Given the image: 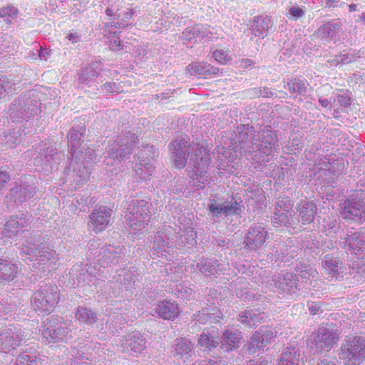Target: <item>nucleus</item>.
Here are the masks:
<instances>
[{
  "label": "nucleus",
  "instance_id": "nucleus-44",
  "mask_svg": "<svg viewBox=\"0 0 365 365\" xmlns=\"http://www.w3.org/2000/svg\"><path fill=\"white\" fill-rule=\"evenodd\" d=\"M198 343L202 347L205 348V351H210L212 348H215L219 345L220 340L210 334L202 332Z\"/></svg>",
  "mask_w": 365,
  "mask_h": 365
},
{
  "label": "nucleus",
  "instance_id": "nucleus-24",
  "mask_svg": "<svg viewBox=\"0 0 365 365\" xmlns=\"http://www.w3.org/2000/svg\"><path fill=\"white\" fill-rule=\"evenodd\" d=\"M155 310L160 318L168 320L174 319L180 312L177 304L168 301L159 302Z\"/></svg>",
  "mask_w": 365,
  "mask_h": 365
},
{
  "label": "nucleus",
  "instance_id": "nucleus-62",
  "mask_svg": "<svg viewBox=\"0 0 365 365\" xmlns=\"http://www.w3.org/2000/svg\"><path fill=\"white\" fill-rule=\"evenodd\" d=\"M180 292L181 297H183L185 299H189L193 296V292L190 288H187V287L183 288L182 287Z\"/></svg>",
  "mask_w": 365,
  "mask_h": 365
},
{
  "label": "nucleus",
  "instance_id": "nucleus-33",
  "mask_svg": "<svg viewBox=\"0 0 365 365\" xmlns=\"http://www.w3.org/2000/svg\"><path fill=\"white\" fill-rule=\"evenodd\" d=\"M271 21L267 16H255L252 25V34L255 36H267Z\"/></svg>",
  "mask_w": 365,
  "mask_h": 365
},
{
  "label": "nucleus",
  "instance_id": "nucleus-60",
  "mask_svg": "<svg viewBox=\"0 0 365 365\" xmlns=\"http://www.w3.org/2000/svg\"><path fill=\"white\" fill-rule=\"evenodd\" d=\"M212 56L219 63H225L226 55L222 50L215 51V52H213Z\"/></svg>",
  "mask_w": 365,
  "mask_h": 365
},
{
  "label": "nucleus",
  "instance_id": "nucleus-43",
  "mask_svg": "<svg viewBox=\"0 0 365 365\" xmlns=\"http://www.w3.org/2000/svg\"><path fill=\"white\" fill-rule=\"evenodd\" d=\"M14 365H42V361L36 357L35 354H29L27 351H24L15 359Z\"/></svg>",
  "mask_w": 365,
  "mask_h": 365
},
{
  "label": "nucleus",
  "instance_id": "nucleus-28",
  "mask_svg": "<svg viewBox=\"0 0 365 365\" xmlns=\"http://www.w3.org/2000/svg\"><path fill=\"white\" fill-rule=\"evenodd\" d=\"M317 210V205L310 202H304L299 205L297 211L298 217L301 219L303 225L312 222L316 215Z\"/></svg>",
  "mask_w": 365,
  "mask_h": 365
},
{
  "label": "nucleus",
  "instance_id": "nucleus-56",
  "mask_svg": "<svg viewBox=\"0 0 365 365\" xmlns=\"http://www.w3.org/2000/svg\"><path fill=\"white\" fill-rule=\"evenodd\" d=\"M109 39V46L111 50L113 51H120L122 49L123 46L121 45V42L119 38L115 36H110L108 38Z\"/></svg>",
  "mask_w": 365,
  "mask_h": 365
},
{
  "label": "nucleus",
  "instance_id": "nucleus-10",
  "mask_svg": "<svg viewBox=\"0 0 365 365\" xmlns=\"http://www.w3.org/2000/svg\"><path fill=\"white\" fill-rule=\"evenodd\" d=\"M340 214L347 220H354L359 222H365V197L357 195L346 200L341 207Z\"/></svg>",
  "mask_w": 365,
  "mask_h": 365
},
{
  "label": "nucleus",
  "instance_id": "nucleus-30",
  "mask_svg": "<svg viewBox=\"0 0 365 365\" xmlns=\"http://www.w3.org/2000/svg\"><path fill=\"white\" fill-rule=\"evenodd\" d=\"M188 68L195 76L206 78L209 76L216 75L219 68L212 66L207 63L196 62L189 64Z\"/></svg>",
  "mask_w": 365,
  "mask_h": 365
},
{
  "label": "nucleus",
  "instance_id": "nucleus-46",
  "mask_svg": "<svg viewBox=\"0 0 365 365\" xmlns=\"http://www.w3.org/2000/svg\"><path fill=\"white\" fill-rule=\"evenodd\" d=\"M134 14L135 11L133 9H127L123 12L118 14V17L120 18V21L115 22L113 25L111 24V26H114L116 29L125 28L128 26L127 21L133 16Z\"/></svg>",
  "mask_w": 365,
  "mask_h": 365
},
{
  "label": "nucleus",
  "instance_id": "nucleus-53",
  "mask_svg": "<svg viewBox=\"0 0 365 365\" xmlns=\"http://www.w3.org/2000/svg\"><path fill=\"white\" fill-rule=\"evenodd\" d=\"M103 4L105 5V6H107V8L105 11L106 12V14L112 18H115L116 16H118L117 14V11L119 10L118 6H115L114 4H110V2H109V0H103L102 1Z\"/></svg>",
  "mask_w": 365,
  "mask_h": 365
},
{
  "label": "nucleus",
  "instance_id": "nucleus-6",
  "mask_svg": "<svg viewBox=\"0 0 365 365\" xmlns=\"http://www.w3.org/2000/svg\"><path fill=\"white\" fill-rule=\"evenodd\" d=\"M150 203L144 200H133L127 208V225L135 230L143 229L150 219Z\"/></svg>",
  "mask_w": 365,
  "mask_h": 365
},
{
  "label": "nucleus",
  "instance_id": "nucleus-21",
  "mask_svg": "<svg viewBox=\"0 0 365 365\" xmlns=\"http://www.w3.org/2000/svg\"><path fill=\"white\" fill-rule=\"evenodd\" d=\"M344 247L347 246L351 254L359 255L365 251V230L347 234Z\"/></svg>",
  "mask_w": 365,
  "mask_h": 365
},
{
  "label": "nucleus",
  "instance_id": "nucleus-29",
  "mask_svg": "<svg viewBox=\"0 0 365 365\" xmlns=\"http://www.w3.org/2000/svg\"><path fill=\"white\" fill-rule=\"evenodd\" d=\"M340 22L330 21L321 25L317 29V35L326 41H330L336 37V33L341 29Z\"/></svg>",
  "mask_w": 365,
  "mask_h": 365
},
{
  "label": "nucleus",
  "instance_id": "nucleus-26",
  "mask_svg": "<svg viewBox=\"0 0 365 365\" xmlns=\"http://www.w3.org/2000/svg\"><path fill=\"white\" fill-rule=\"evenodd\" d=\"M220 314L216 308H203L193 315V320L200 324L217 323L220 321Z\"/></svg>",
  "mask_w": 365,
  "mask_h": 365
},
{
  "label": "nucleus",
  "instance_id": "nucleus-54",
  "mask_svg": "<svg viewBox=\"0 0 365 365\" xmlns=\"http://www.w3.org/2000/svg\"><path fill=\"white\" fill-rule=\"evenodd\" d=\"M93 354L90 352L88 354H86L83 353L79 356H76L75 359L71 361V365H91V364L88 361H82L83 359L87 360L89 359V357H92Z\"/></svg>",
  "mask_w": 365,
  "mask_h": 365
},
{
  "label": "nucleus",
  "instance_id": "nucleus-2",
  "mask_svg": "<svg viewBox=\"0 0 365 365\" xmlns=\"http://www.w3.org/2000/svg\"><path fill=\"white\" fill-rule=\"evenodd\" d=\"M43 241L41 235L33 232L29 233L23 243L20 254L30 262H37L33 265L35 269H37L36 264H46L48 262L55 254L53 250H49L48 247L45 246Z\"/></svg>",
  "mask_w": 365,
  "mask_h": 365
},
{
  "label": "nucleus",
  "instance_id": "nucleus-50",
  "mask_svg": "<svg viewBox=\"0 0 365 365\" xmlns=\"http://www.w3.org/2000/svg\"><path fill=\"white\" fill-rule=\"evenodd\" d=\"M274 255L277 257L278 259H280L282 261L287 262L289 261L290 259L294 258V255H290V252H289V249H285V247L282 250V247L277 248Z\"/></svg>",
  "mask_w": 365,
  "mask_h": 365
},
{
  "label": "nucleus",
  "instance_id": "nucleus-14",
  "mask_svg": "<svg viewBox=\"0 0 365 365\" xmlns=\"http://www.w3.org/2000/svg\"><path fill=\"white\" fill-rule=\"evenodd\" d=\"M242 206L236 200L225 201L222 203H217L215 200L209 205L208 210L213 217H220L222 215L228 216L240 215Z\"/></svg>",
  "mask_w": 365,
  "mask_h": 365
},
{
  "label": "nucleus",
  "instance_id": "nucleus-16",
  "mask_svg": "<svg viewBox=\"0 0 365 365\" xmlns=\"http://www.w3.org/2000/svg\"><path fill=\"white\" fill-rule=\"evenodd\" d=\"M122 350L130 355H138L145 349V339L139 331H133L123 336Z\"/></svg>",
  "mask_w": 365,
  "mask_h": 365
},
{
  "label": "nucleus",
  "instance_id": "nucleus-57",
  "mask_svg": "<svg viewBox=\"0 0 365 365\" xmlns=\"http://www.w3.org/2000/svg\"><path fill=\"white\" fill-rule=\"evenodd\" d=\"M289 14L292 15L294 19H297L304 15V11L299 6H293L290 7Z\"/></svg>",
  "mask_w": 365,
  "mask_h": 365
},
{
  "label": "nucleus",
  "instance_id": "nucleus-1",
  "mask_svg": "<svg viewBox=\"0 0 365 365\" xmlns=\"http://www.w3.org/2000/svg\"><path fill=\"white\" fill-rule=\"evenodd\" d=\"M174 164L178 168H183L189 163L196 169V175L202 178L210 164V154L204 145L190 144L185 138H178L169 144Z\"/></svg>",
  "mask_w": 365,
  "mask_h": 365
},
{
  "label": "nucleus",
  "instance_id": "nucleus-23",
  "mask_svg": "<svg viewBox=\"0 0 365 365\" xmlns=\"http://www.w3.org/2000/svg\"><path fill=\"white\" fill-rule=\"evenodd\" d=\"M237 140L241 148L247 149L248 152L252 150V141L257 138L256 131L253 126L250 125H242L238 128Z\"/></svg>",
  "mask_w": 365,
  "mask_h": 365
},
{
  "label": "nucleus",
  "instance_id": "nucleus-51",
  "mask_svg": "<svg viewBox=\"0 0 365 365\" xmlns=\"http://www.w3.org/2000/svg\"><path fill=\"white\" fill-rule=\"evenodd\" d=\"M18 14V9L11 5H8L0 9V17L5 18L9 17L14 19Z\"/></svg>",
  "mask_w": 365,
  "mask_h": 365
},
{
  "label": "nucleus",
  "instance_id": "nucleus-48",
  "mask_svg": "<svg viewBox=\"0 0 365 365\" xmlns=\"http://www.w3.org/2000/svg\"><path fill=\"white\" fill-rule=\"evenodd\" d=\"M339 61L342 64H347L354 61L357 58L360 57L359 51L350 50L346 53H341Z\"/></svg>",
  "mask_w": 365,
  "mask_h": 365
},
{
  "label": "nucleus",
  "instance_id": "nucleus-12",
  "mask_svg": "<svg viewBox=\"0 0 365 365\" xmlns=\"http://www.w3.org/2000/svg\"><path fill=\"white\" fill-rule=\"evenodd\" d=\"M257 138L252 141V150H259L269 156L275 149L277 135L270 129H263L257 131Z\"/></svg>",
  "mask_w": 365,
  "mask_h": 365
},
{
  "label": "nucleus",
  "instance_id": "nucleus-36",
  "mask_svg": "<svg viewBox=\"0 0 365 365\" xmlns=\"http://www.w3.org/2000/svg\"><path fill=\"white\" fill-rule=\"evenodd\" d=\"M300 354L294 348H287L278 359V365H299Z\"/></svg>",
  "mask_w": 365,
  "mask_h": 365
},
{
  "label": "nucleus",
  "instance_id": "nucleus-3",
  "mask_svg": "<svg viewBox=\"0 0 365 365\" xmlns=\"http://www.w3.org/2000/svg\"><path fill=\"white\" fill-rule=\"evenodd\" d=\"M46 321L47 323L45 324L42 334L47 342L71 341L76 331V329L73 326L70 328L66 323L59 324L58 319L54 315L48 317Z\"/></svg>",
  "mask_w": 365,
  "mask_h": 365
},
{
  "label": "nucleus",
  "instance_id": "nucleus-58",
  "mask_svg": "<svg viewBox=\"0 0 365 365\" xmlns=\"http://www.w3.org/2000/svg\"><path fill=\"white\" fill-rule=\"evenodd\" d=\"M336 98L341 106L348 107L351 105V98L346 94H339Z\"/></svg>",
  "mask_w": 365,
  "mask_h": 365
},
{
  "label": "nucleus",
  "instance_id": "nucleus-25",
  "mask_svg": "<svg viewBox=\"0 0 365 365\" xmlns=\"http://www.w3.org/2000/svg\"><path fill=\"white\" fill-rule=\"evenodd\" d=\"M165 230L166 231L165 237L160 234V232H159L158 234L155 236L153 240V250L157 254H160L161 255L167 252L166 247L169 248L174 244L173 238L170 237V233L173 231L172 227H169Z\"/></svg>",
  "mask_w": 365,
  "mask_h": 365
},
{
  "label": "nucleus",
  "instance_id": "nucleus-17",
  "mask_svg": "<svg viewBox=\"0 0 365 365\" xmlns=\"http://www.w3.org/2000/svg\"><path fill=\"white\" fill-rule=\"evenodd\" d=\"M113 210L107 206H100L90 215V221L96 233L106 230L110 225Z\"/></svg>",
  "mask_w": 365,
  "mask_h": 365
},
{
  "label": "nucleus",
  "instance_id": "nucleus-4",
  "mask_svg": "<svg viewBox=\"0 0 365 365\" xmlns=\"http://www.w3.org/2000/svg\"><path fill=\"white\" fill-rule=\"evenodd\" d=\"M58 288L54 284H45L34 292L31 305L38 312L50 314L58 301Z\"/></svg>",
  "mask_w": 365,
  "mask_h": 365
},
{
  "label": "nucleus",
  "instance_id": "nucleus-47",
  "mask_svg": "<svg viewBox=\"0 0 365 365\" xmlns=\"http://www.w3.org/2000/svg\"><path fill=\"white\" fill-rule=\"evenodd\" d=\"M195 29L196 30H198L199 32H196L195 35L197 38L203 39V38H208V39H212V34L210 31V26L207 25H202V24H197L195 26Z\"/></svg>",
  "mask_w": 365,
  "mask_h": 365
},
{
  "label": "nucleus",
  "instance_id": "nucleus-37",
  "mask_svg": "<svg viewBox=\"0 0 365 365\" xmlns=\"http://www.w3.org/2000/svg\"><path fill=\"white\" fill-rule=\"evenodd\" d=\"M98 63H92L88 66H85L78 75L77 80L79 83L88 85L89 83L98 76L97 71Z\"/></svg>",
  "mask_w": 365,
  "mask_h": 365
},
{
  "label": "nucleus",
  "instance_id": "nucleus-9",
  "mask_svg": "<svg viewBox=\"0 0 365 365\" xmlns=\"http://www.w3.org/2000/svg\"><path fill=\"white\" fill-rule=\"evenodd\" d=\"M27 334L21 327H13L0 333V351L14 356L17 348L26 339Z\"/></svg>",
  "mask_w": 365,
  "mask_h": 365
},
{
  "label": "nucleus",
  "instance_id": "nucleus-55",
  "mask_svg": "<svg viewBox=\"0 0 365 365\" xmlns=\"http://www.w3.org/2000/svg\"><path fill=\"white\" fill-rule=\"evenodd\" d=\"M196 32H199V31L196 30V29H195V26L187 28L182 32V38L184 40L187 41H191L192 39L197 38L195 35Z\"/></svg>",
  "mask_w": 365,
  "mask_h": 365
},
{
  "label": "nucleus",
  "instance_id": "nucleus-8",
  "mask_svg": "<svg viewBox=\"0 0 365 365\" xmlns=\"http://www.w3.org/2000/svg\"><path fill=\"white\" fill-rule=\"evenodd\" d=\"M339 334L336 324H326L319 327L314 334L312 348L314 346L316 351H329L336 343Z\"/></svg>",
  "mask_w": 365,
  "mask_h": 365
},
{
  "label": "nucleus",
  "instance_id": "nucleus-11",
  "mask_svg": "<svg viewBox=\"0 0 365 365\" xmlns=\"http://www.w3.org/2000/svg\"><path fill=\"white\" fill-rule=\"evenodd\" d=\"M276 334L270 327H261L251 336L247 345V353L252 355L264 349L276 336Z\"/></svg>",
  "mask_w": 365,
  "mask_h": 365
},
{
  "label": "nucleus",
  "instance_id": "nucleus-39",
  "mask_svg": "<svg viewBox=\"0 0 365 365\" xmlns=\"http://www.w3.org/2000/svg\"><path fill=\"white\" fill-rule=\"evenodd\" d=\"M219 264L216 259H202L197 262L195 269L205 276L213 275L217 273Z\"/></svg>",
  "mask_w": 365,
  "mask_h": 365
},
{
  "label": "nucleus",
  "instance_id": "nucleus-45",
  "mask_svg": "<svg viewBox=\"0 0 365 365\" xmlns=\"http://www.w3.org/2000/svg\"><path fill=\"white\" fill-rule=\"evenodd\" d=\"M290 216L291 214L288 210H277V212L274 213L272 218V222L274 225L287 226L290 224Z\"/></svg>",
  "mask_w": 365,
  "mask_h": 365
},
{
  "label": "nucleus",
  "instance_id": "nucleus-32",
  "mask_svg": "<svg viewBox=\"0 0 365 365\" xmlns=\"http://www.w3.org/2000/svg\"><path fill=\"white\" fill-rule=\"evenodd\" d=\"M18 273V267L6 259H0V283L13 280Z\"/></svg>",
  "mask_w": 365,
  "mask_h": 365
},
{
  "label": "nucleus",
  "instance_id": "nucleus-34",
  "mask_svg": "<svg viewBox=\"0 0 365 365\" xmlns=\"http://www.w3.org/2000/svg\"><path fill=\"white\" fill-rule=\"evenodd\" d=\"M86 133L84 126L78 125L73 126L68 133V143L71 148V154L73 155L76 150L78 149L81 145V138Z\"/></svg>",
  "mask_w": 365,
  "mask_h": 365
},
{
  "label": "nucleus",
  "instance_id": "nucleus-38",
  "mask_svg": "<svg viewBox=\"0 0 365 365\" xmlns=\"http://www.w3.org/2000/svg\"><path fill=\"white\" fill-rule=\"evenodd\" d=\"M240 337L238 331L230 329L225 330L222 338V348L229 351L236 347Z\"/></svg>",
  "mask_w": 365,
  "mask_h": 365
},
{
  "label": "nucleus",
  "instance_id": "nucleus-19",
  "mask_svg": "<svg viewBox=\"0 0 365 365\" xmlns=\"http://www.w3.org/2000/svg\"><path fill=\"white\" fill-rule=\"evenodd\" d=\"M36 192V187L26 182L21 181L20 185H16L11 188L9 198L15 203H22L27 199L32 197Z\"/></svg>",
  "mask_w": 365,
  "mask_h": 365
},
{
  "label": "nucleus",
  "instance_id": "nucleus-63",
  "mask_svg": "<svg viewBox=\"0 0 365 365\" xmlns=\"http://www.w3.org/2000/svg\"><path fill=\"white\" fill-rule=\"evenodd\" d=\"M215 244L219 247H226L228 248L230 245V241L225 237H220L215 240Z\"/></svg>",
  "mask_w": 365,
  "mask_h": 365
},
{
  "label": "nucleus",
  "instance_id": "nucleus-40",
  "mask_svg": "<svg viewBox=\"0 0 365 365\" xmlns=\"http://www.w3.org/2000/svg\"><path fill=\"white\" fill-rule=\"evenodd\" d=\"M308 86L306 80L294 78L287 82L285 88L292 94L304 95Z\"/></svg>",
  "mask_w": 365,
  "mask_h": 365
},
{
  "label": "nucleus",
  "instance_id": "nucleus-22",
  "mask_svg": "<svg viewBox=\"0 0 365 365\" xmlns=\"http://www.w3.org/2000/svg\"><path fill=\"white\" fill-rule=\"evenodd\" d=\"M297 279L296 275L293 273L287 272L285 274H278V276H275L272 279L271 286L273 287L272 289L275 292L276 289L282 290V292H287L292 289L294 287H297Z\"/></svg>",
  "mask_w": 365,
  "mask_h": 365
},
{
  "label": "nucleus",
  "instance_id": "nucleus-41",
  "mask_svg": "<svg viewBox=\"0 0 365 365\" xmlns=\"http://www.w3.org/2000/svg\"><path fill=\"white\" fill-rule=\"evenodd\" d=\"M76 319L86 324H93L98 318L96 314L86 307H78L76 312Z\"/></svg>",
  "mask_w": 365,
  "mask_h": 365
},
{
  "label": "nucleus",
  "instance_id": "nucleus-49",
  "mask_svg": "<svg viewBox=\"0 0 365 365\" xmlns=\"http://www.w3.org/2000/svg\"><path fill=\"white\" fill-rule=\"evenodd\" d=\"M0 91H4V95L12 93L15 90L14 85L11 83L10 80L6 77L0 78Z\"/></svg>",
  "mask_w": 365,
  "mask_h": 365
},
{
  "label": "nucleus",
  "instance_id": "nucleus-18",
  "mask_svg": "<svg viewBox=\"0 0 365 365\" xmlns=\"http://www.w3.org/2000/svg\"><path fill=\"white\" fill-rule=\"evenodd\" d=\"M125 257L123 249L113 245L103 247L98 255V262L102 267L115 265Z\"/></svg>",
  "mask_w": 365,
  "mask_h": 365
},
{
  "label": "nucleus",
  "instance_id": "nucleus-64",
  "mask_svg": "<svg viewBox=\"0 0 365 365\" xmlns=\"http://www.w3.org/2000/svg\"><path fill=\"white\" fill-rule=\"evenodd\" d=\"M309 309L312 314H316L320 309V307L317 302H312L310 304H309Z\"/></svg>",
  "mask_w": 365,
  "mask_h": 365
},
{
  "label": "nucleus",
  "instance_id": "nucleus-59",
  "mask_svg": "<svg viewBox=\"0 0 365 365\" xmlns=\"http://www.w3.org/2000/svg\"><path fill=\"white\" fill-rule=\"evenodd\" d=\"M10 181V175L5 171L0 170V191Z\"/></svg>",
  "mask_w": 365,
  "mask_h": 365
},
{
  "label": "nucleus",
  "instance_id": "nucleus-7",
  "mask_svg": "<svg viewBox=\"0 0 365 365\" xmlns=\"http://www.w3.org/2000/svg\"><path fill=\"white\" fill-rule=\"evenodd\" d=\"M138 141L137 137L130 133L123 138L115 140L106 148L107 158L112 159L115 163L127 160L132 153L133 145Z\"/></svg>",
  "mask_w": 365,
  "mask_h": 365
},
{
  "label": "nucleus",
  "instance_id": "nucleus-20",
  "mask_svg": "<svg viewBox=\"0 0 365 365\" xmlns=\"http://www.w3.org/2000/svg\"><path fill=\"white\" fill-rule=\"evenodd\" d=\"M28 225V220L26 219L24 214L21 213L14 215L6 222L5 228L2 232L4 237H12L19 232L23 230V228Z\"/></svg>",
  "mask_w": 365,
  "mask_h": 365
},
{
  "label": "nucleus",
  "instance_id": "nucleus-35",
  "mask_svg": "<svg viewBox=\"0 0 365 365\" xmlns=\"http://www.w3.org/2000/svg\"><path fill=\"white\" fill-rule=\"evenodd\" d=\"M192 348L191 341L185 338L176 339L173 344L172 353L174 356L182 358L188 354Z\"/></svg>",
  "mask_w": 365,
  "mask_h": 365
},
{
  "label": "nucleus",
  "instance_id": "nucleus-5",
  "mask_svg": "<svg viewBox=\"0 0 365 365\" xmlns=\"http://www.w3.org/2000/svg\"><path fill=\"white\" fill-rule=\"evenodd\" d=\"M341 358L346 365H360L365 360V337L349 338L341 346Z\"/></svg>",
  "mask_w": 365,
  "mask_h": 365
},
{
  "label": "nucleus",
  "instance_id": "nucleus-15",
  "mask_svg": "<svg viewBox=\"0 0 365 365\" xmlns=\"http://www.w3.org/2000/svg\"><path fill=\"white\" fill-rule=\"evenodd\" d=\"M268 233L262 224H253L245 238V243L252 250L259 249L267 240Z\"/></svg>",
  "mask_w": 365,
  "mask_h": 365
},
{
  "label": "nucleus",
  "instance_id": "nucleus-42",
  "mask_svg": "<svg viewBox=\"0 0 365 365\" xmlns=\"http://www.w3.org/2000/svg\"><path fill=\"white\" fill-rule=\"evenodd\" d=\"M322 264L324 269L329 274H335L339 273L341 263L339 259L329 255H326L323 257Z\"/></svg>",
  "mask_w": 365,
  "mask_h": 365
},
{
  "label": "nucleus",
  "instance_id": "nucleus-31",
  "mask_svg": "<svg viewBox=\"0 0 365 365\" xmlns=\"http://www.w3.org/2000/svg\"><path fill=\"white\" fill-rule=\"evenodd\" d=\"M180 232H178V236H175L176 240H173L174 242L178 245L179 247H182L186 245L190 247L194 246L197 241V232L192 227H185L184 230L180 229Z\"/></svg>",
  "mask_w": 365,
  "mask_h": 365
},
{
  "label": "nucleus",
  "instance_id": "nucleus-27",
  "mask_svg": "<svg viewBox=\"0 0 365 365\" xmlns=\"http://www.w3.org/2000/svg\"><path fill=\"white\" fill-rule=\"evenodd\" d=\"M265 317V314L259 310H247L239 314L238 320L247 327L257 325Z\"/></svg>",
  "mask_w": 365,
  "mask_h": 365
},
{
  "label": "nucleus",
  "instance_id": "nucleus-52",
  "mask_svg": "<svg viewBox=\"0 0 365 365\" xmlns=\"http://www.w3.org/2000/svg\"><path fill=\"white\" fill-rule=\"evenodd\" d=\"M120 88L118 84L114 82H106L104 83L101 88V93L108 95L112 94L114 93H119Z\"/></svg>",
  "mask_w": 365,
  "mask_h": 365
},
{
  "label": "nucleus",
  "instance_id": "nucleus-13",
  "mask_svg": "<svg viewBox=\"0 0 365 365\" xmlns=\"http://www.w3.org/2000/svg\"><path fill=\"white\" fill-rule=\"evenodd\" d=\"M37 106H31V101H24V99L19 98L14 101L9 107V116L15 121L21 119H27L37 113Z\"/></svg>",
  "mask_w": 365,
  "mask_h": 365
},
{
  "label": "nucleus",
  "instance_id": "nucleus-61",
  "mask_svg": "<svg viewBox=\"0 0 365 365\" xmlns=\"http://www.w3.org/2000/svg\"><path fill=\"white\" fill-rule=\"evenodd\" d=\"M248 96L250 98H259L262 97V88H253L247 91Z\"/></svg>",
  "mask_w": 365,
  "mask_h": 365
}]
</instances>
